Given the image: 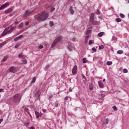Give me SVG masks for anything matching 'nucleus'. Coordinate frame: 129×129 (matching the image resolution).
<instances>
[{"mask_svg":"<svg viewBox=\"0 0 129 129\" xmlns=\"http://www.w3.org/2000/svg\"><path fill=\"white\" fill-rule=\"evenodd\" d=\"M30 129H35V127H34V126H32Z\"/></svg>","mask_w":129,"mask_h":129,"instance_id":"52","label":"nucleus"},{"mask_svg":"<svg viewBox=\"0 0 129 129\" xmlns=\"http://www.w3.org/2000/svg\"><path fill=\"white\" fill-rule=\"evenodd\" d=\"M36 82V77H34L33 78V80H32V83H34V82Z\"/></svg>","mask_w":129,"mask_h":129,"instance_id":"30","label":"nucleus"},{"mask_svg":"<svg viewBox=\"0 0 129 129\" xmlns=\"http://www.w3.org/2000/svg\"><path fill=\"white\" fill-rule=\"evenodd\" d=\"M49 25L50 27H53V26H54V23H53V21H50L49 22Z\"/></svg>","mask_w":129,"mask_h":129,"instance_id":"24","label":"nucleus"},{"mask_svg":"<svg viewBox=\"0 0 129 129\" xmlns=\"http://www.w3.org/2000/svg\"><path fill=\"white\" fill-rule=\"evenodd\" d=\"M92 50L93 51V52H96V48H95V47H93Z\"/></svg>","mask_w":129,"mask_h":129,"instance_id":"38","label":"nucleus"},{"mask_svg":"<svg viewBox=\"0 0 129 129\" xmlns=\"http://www.w3.org/2000/svg\"><path fill=\"white\" fill-rule=\"evenodd\" d=\"M108 122H109V120L108 119L106 118L105 119L104 121H103V123L105 125H106V124H108Z\"/></svg>","mask_w":129,"mask_h":129,"instance_id":"14","label":"nucleus"},{"mask_svg":"<svg viewBox=\"0 0 129 129\" xmlns=\"http://www.w3.org/2000/svg\"><path fill=\"white\" fill-rule=\"evenodd\" d=\"M92 43H93L92 40H90V41H89V43L90 44V45H91V44H92Z\"/></svg>","mask_w":129,"mask_h":129,"instance_id":"44","label":"nucleus"},{"mask_svg":"<svg viewBox=\"0 0 129 129\" xmlns=\"http://www.w3.org/2000/svg\"><path fill=\"white\" fill-rule=\"evenodd\" d=\"M117 54H122L123 53V51L122 50H118L117 51Z\"/></svg>","mask_w":129,"mask_h":129,"instance_id":"23","label":"nucleus"},{"mask_svg":"<svg viewBox=\"0 0 129 129\" xmlns=\"http://www.w3.org/2000/svg\"><path fill=\"white\" fill-rule=\"evenodd\" d=\"M123 73H127V69H124L123 70Z\"/></svg>","mask_w":129,"mask_h":129,"instance_id":"31","label":"nucleus"},{"mask_svg":"<svg viewBox=\"0 0 129 129\" xmlns=\"http://www.w3.org/2000/svg\"><path fill=\"white\" fill-rule=\"evenodd\" d=\"M94 13H92L91 14V16L90 18V22L92 23V24H93L94 22V17H95Z\"/></svg>","mask_w":129,"mask_h":129,"instance_id":"7","label":"nucleus"},{"mask_svg":"<svg viewBox=\"0 0 129 129\" xmlns=\"http://www.w3.org/2000/svg\"><path fill=\"white\" fill-rule=\"evenodd\" d=\"M61 39L62 37L61 36H58L53 41L52 44H51V48H54V46L57 45V43H59L60 41H61Z\"/></svg>","mask_w":129,"mask_h":129,"instance_id":"4","label":"nucleus"},{"mask_svg":"<svg viewBox=\"0 0 129 129\" xmlns=\"http://www.w3.org/2000/svg\"><path fill=\"white\" fill-rule=\"evenodd\" d=\"M98 85L100 88H103V84H102V82L101 81H99L98 82Z\"/></svg>","mask_w":129,"mask_h":129,"instance_id":"13","label":"nucleus"},{"mask_svg":"<svg viewBox=\"0 0 129 129\" xmlns=\"http://www.w3.org/2000/svg\"><path fill=\"white\" fill-rule=\"evenodd\" d=\"M22 27H24V24H23V23H21L19 25V28H22Z\"/></svg>","mask_w":129,"mask_h":129,"instance_id":"35","label":"nucleus"},{"mask_svg":"<svg viewBox=\"0 0 129 129\" xmlns=\"http://www.w3.org/2000/svg\"><path fill=\"white\" fill-rule=\"evenodd\" d=\"M24 110H25V111H27L28 110V108H25L24 109Z\"/></svg>","mask_w":129,"mask_h":129,"instance_id":"51","label":"nucleus"},{"mask_svg":"<svg viewBox=\"0 0 129 129\" xmlns=\"http://www.w3.org/2000/svg\"><path fill=\"white\" fill-rule=\"evenodd\" d=\"M14 24L15 25H18V24H19V22L16 21L14 22Z\"/></svg>","mask_w":129,"mask_h":129,"instance_id":"45","label":"nucleus"},{"mask_svg":"<svg viewBox=\"0 0 129 129\" xmlns=\"http://www.w3.org/2000/svg\"><path fill=\"white\" fill-rule=\"evenodd\" d=\"M8 59H9V56L8 55H6L4 57L3 61L4 62H6V60H8Z\"/></svg>","mask_w":129,"mask_h":129,"instance_id":"17","label":"nucleus"},{"mask_svg":"<svg viewBox=\"0 0 129 129\" xmlns=\"http://www.w3.org/2000/svg\"><path fill=\"white\" fill-rule=\"evenodd\" d=\"M70 12L72 15L74 14V10H73V7L72 6H71L70 8Z\"/></svg>","mask_w":129,"mask_h":129,"instance_id":"15","label":"nucleus"},{"mask_svg":"<svg viewBox=\"0 0 129 129\" xmlns=\"http://www.w3.org/2000/svg\"><path fill=\"white\" fill-rule=\"evenodd\" d=\"M19 58H23L24 57V55H23V54L22 53H20L19 55Z\"/></svg>","mask_w":129,"mask_h":129,"instance_id":"36","label":"nucleus"},{"mask_svg":"<svg viewBox=\"0 0 129 129\" xmlns=\"http://www.w3.org/2000/svg\"><path fill=\"white\" fill-rule=\"evenodd\" d=\"M49 14L48 12L45 11L42 12L41 13L35 16V19L38 21V22H44L48 19Z\"/></svg>","mask_w":129,"mask_h":129,"instance_id":"1","label":"nucleus"},{"mask_svg":"<svg viewBox=\"0 0 129 129\" xmlns=\"http://www.w3.org/2000/svg\"><path fill=\"white\" fill-rule=\"evenodd\" d=\"M21 46V43H18L15 46V49H17V48H19Z\"/></svg>","mask_w":129,"mask_h":129,"instance_id":"20","label":"nucleus"},{"mask_svg":"<svg viewBox=\"0 0 129 129\" xmlns=\"http://www.w3.org/2000/svg\"><path fill=\"white\" fill-rule=\"evenodd\" d=\"M1 96L0 95V97H1Z\"/></svg>","mask_w":129,"mask_h":129,"instance_id":"58","label":"nucleus"},{"mask_svg":"<svg viewBox=\"0 0 129 129\" xmlns=\"http://www.w3.org/2000/svg\"><path fill=\"white\" fill-rule=\"evenodd\" d=\"M13 12V9L12 8H9L6 10L5 11V14H10Z\"/></svg>","mask_w":129,"mask_h":129,"instance_id":"10","label":"nucleus"},{"mask_svg":"<svg viewBox=\"0 0 129 129\" xmlns=\"http://www.w3.org/2000/svg\"><path fill=\"white\" fill-rule=\"evenodd\" d=\"M35 115L37 118H39V117H41V116H42V114H40V113H39V112L37 111H35Z\"/></svg>","mask_w":129,"mask_h":129,"instance_id":"11","label":"nucleus"},{"mask_svg":"<svg viewBox=\"0 0 129 129\" xmlns=\"http://www.w3.org/2000/svg\"><path fill=\"white\" fill-rule=\"evenodd\" d=\"M25 25L26 26H29V22H28V21L26 22H25Z\"/></svg>","mask_w":129,"mask_h":129,"instance_id":"42","label":"nucleus"},{"mask_svg":"<svg viewBox=\"0 0 129 129\" xmlns=\"http://www.w3.org/2000/svg\"><path fill=\"white\" fill-rule=\"evenodd\" d=\"M25 125H26V126H28L30 125V122H25Z\"/></svg>","mask_w":129,"mask_h":129,"instance_id":"34","label":"nucleus"},{"mask_svg":"<svg viewBox=\"0 0 129 129\" xmlns=\"http://www.w3.org/2000/svg\"><path fill=\"white\" fill-rule=\"evenodd\" d=\"M113 109L115 111H116V110H117V108H116V106H113Z\"/></svg>","mask_w":129,"mask_h":129,"instance_id":"32","label":"nucleus"},{"mask_svg":"<svg viewBox=\"0 0 129 129\" xmlns=\"http://www.w3.org/2000/svg\"><path fill=\"white\" fill-rule=\"evenodd\" d=\"M103 34L104 33L103 32H100L98 34V37H102V36H103Z\"/></svg>","mask_w":129,"mask_h":129,"instance_id":"19","label":"nucleus"},{"mask_svg":"<svg viewBox=\"0 0 129 129\" xmlns=\"http://www.w3.org/2000/svg\"><path fill=\"white\" fill-rule=\"evenodd\" d=\"M89 88L91 90H93V88L92 87H90Z\"/></svg>","mask_w":129,"mask_h":129,"instance_id":"48","label":"nucleus"},{"mask_svg":"<svg viewBox=\"0 0 129 129\" xmlns=\"http://www.w3.org/2000/svg\"><path fill=\"white\" fill-rule=\"evenodd\" d=\"M3 120H4V119H3V118L0 119V124H1V123H2V122L3 121Z\"/></svg>","mask_w":129,"mask_h":129,"instance_id":"47","label":"nucleus"},{"mask_svg":"<svg viewBox=\"0 0 129 129\" xmlns=\"http://www.w3.org/2000/svg\"><path fill=\"white\" fill-rule=\"evenodd\" d=\"M99 50H101V49H103V45L99 46Z\"/></svg>","mask_w":129,"mask_h":129,"instance_id":"40","label":"nucleus"},{"mask_svg":"<svg viewBox=\"0 0 129 129\" xmlns=\"http://www.w3.org/2000/svg\"><path fill=\"white\" fill-rule=\"evenodd\" d=\"M105 81V79H103V82H104Z\"/></svg>","mask_w":129,"mask_h":129,"instance_id":"53","label":"nucleus"},{"mask_svg":"<svg viewBox=\"0 0 129 129\" xmlns=\"http://www.w3.org/2000/svg\"><path fill=\"white\" fill-rule=\"evenodd\" d=\"M31 11H29V10H27L24 13V14L23 15V17L26 18V17H29V16H30V15H31Z\"/></svg>","mask_w":129,"mask_h":129,"instance_id":"6","label":"nucleus"},{"mask_svg":"<svg viewBox=\"0 0 129 129\" xmlns=\"http://www.w3.org/2000/svg\"><path fill=\"white\" fill-rule=\"evenodd\" d=\"M4 45H6V42H4L0 44V49L3 47V46H4Z\"/></svg>","mask_w":129,"mask_h":129,"instance_id":"22","label":"nucleus"},{"mask_svg":"<svg viewBox=\"0 0 129 129\" xmlns=\"http://www.w3.org/2000/svg\"><path fill=\"white\" fill-rule=\"evenodd\" d=\"M73 75H75L77 73V66L75 65L72 69Z\"/></svg>","mask_w":129,"mask_h":129,"instance_id":"8","label":"nucleus"},{"mask_svg":"<svg viewBox=\"0 0 129 129\" xmlns=\"http://www.w3.org/2000/svg\"><path fill=\"white\" fill-rule=\"evenodd\" d=\"M90 32H91V30L88 29L86 32V35H89L90 34Z\"/></svg>","mask_w":129,"mask_h":129,"instance_id":"27","label":"nucleus"},{"mask_svg":"<svg viewBox=\"0 0 129 129\" xmlns=\"http://www.w3.org/2000/svg\"><path fill=\"white\" fill-rule=\"evenodd\" d=\"M23 37H24V36L23 35H20L19 36H18L17 37H16L14 39V41H15L16 42H17V41H18V40H20V39H22V38H23Z\"/></svg>","mask_w":129,"mask_h":129,"instance_id":"12","label":"nucleus"},{"mask_svg":"<svg viewBox=\"0 0 129 129\" xmlns=\"http://www.w3.org/2000/svg\"><path fill=\"white\" fill-rule=\"evenodd\" d=\"M3 91H4V89H0V92H3Z\"/></svg>","mask_w":129,"mask_h":129,"instance_id":"50","label":"nucleus"},{"mask_svg":"<svg viewBox=\"0 0 129 129\" xmlns=\"http://www.w3.org/2000/svg\"><path fill=\"white\" fill-rule=\"evenodd\" d=\"M9 16H10V17H12V16H13V15L10 14Z\"/></svg>","mask_w":129,"mask_h":129,"instance_id":"54","label":"nucleus"},{"mask_svg":"<svg viewBox=\"0 0 129 129\" xmlns=\"http://www.w3.org/2000/svg\"><path fill=\"white\" fill-rule=\"evenodd\" d=\"M86 62H87V60L86 59V58H84L83 59V63H86Z\"/></svg>","mask_w":129,"mask_h":129,"instance_id":"28","label":"nucleus"},{"mask_svg":"<svg viewBox=\"0 0 129 129\" xmlns=\"http://www.w3.org/2000/svg\"><path fill=\"white\" fill-rule=\"evenodd\" d=\"M54 11H55V8H53L52 7L50 9V11L51 12H54Z\"/></svg>","mask_w":129,"mask_h":129,"instance_id":"39","label":"nucleus"},{"mask_svg":"<svg viewBox=\"0 0 129 129\" xmlns=\"http://www.w3.org/2000/svg\"><path fill=\"white\" fill-rule=\"evenodd\" d=\"M112 40H114V41H115V40H116V38L115 37H113L112 38Z\"/></svg>","mask_w":129,"mask_h":129,"instance_id":"46","label":"nucleus"},{"mask_svg":"<svg viewBox=\"0 0 129 129\" xmlns=\"http://www.w3.org/2000/svg\"><path fill=\"white\" fill-rule=\"evenodd\" d=\"M10 72L12 73H16L18 71V68L15 67H11L9 69Z\"/></svg>","mask_w":129,"mask_h":129,"instance_id":"5","label":"nucleus"},{"mask_svg":"<svg viewBox=\"0 0 129 129\" xmlns=\"http://www.w3.org/2000/svg\"><path fill=\"white\" fill-rule=\"evenodd\" d=\"M116 21L117 22V23H119V22H121V19L120 18H116Z\"/></svg>","mask_w":129,"mask_h":129,"instance_id":"26","label":"nucleus"},{"mask_svg":"<svg viewBox=\"0 0 129 129\" xmlns=\"http://www.w3.org/2000/svg\"><path fill=\"white\" fill-rule=\"evenodd\" d=\"M89 38V35H87V36H86L85 39V43H87V42H88Z\"/></svg>","mask_w":129,"mask_h":129,"instance_id":"18","label":"nucleus"},{"mask_svg":"<svg viewBox=\"0 0 129 129\" xmlns=\"http://www.w3.org/2000/svg\"><path fill=\"white\" fill-rule=\"evenodd\" d=\"M22 64H27V61L26 59H23L22 60Z\"/></svg>","mask_w":129,"mask_h":129,"instance_id":"21","label":"nucleus"},{"mask_svg":"<svg viewBox=\"0 0 129 129\" xmlns=\"http://www.w3.org/2000/svg\"><path fill=\"white\" fill-rule=\"evenodd\" d=\"M38 48H39V49H43V48H44V46H43V45H39V46H38Z\"/></svg>","mask_w":129,"mask_h":129,"instance_id":"37","label":"nucleus"},{"mask_svg":"<svg viewBox=\"0 0 129 129\" xmlns=\"http://www.w3.org/2000/svg\"><path fill=\"white\" fill-rule=\"evenodd\" d=\"M39 92H40V91H38V93H39Z\"/></svg>","mask_w":129,"mask_h":129,"instance_id":"56","label":"nucleus"},{"mask_svg":"<svg viewBox=\"0 0 129 129\" xmlns=\"http://www.w3.org/2000/svg\"><path fill=\"white\" fill-rule=\"evenodd\" d=\"M13 32V28L12 27L7 28L2 34V36L4 37V36H6L7 34H10V33H12Z\"/></svg>","mask_w":129,"mask_h":129,"instance_id":"2","label":"nucleus"},{"mask_svg":"<svg viewBox=\"0 0 129 129\" xmlns=\"http://www.w3.org/2000/svg\"><path fill=\"white\" fill-rule=\"evenodd\" d=\"M69 91L70 92H71L72 91V89H71V88H69Z\"/></svg>","mask_w":129,"mask_h":129,"instance_id":"49","label":"nucleus"},{"mask_svg":"<svg viewBox=\"0 0 129 129\" xmlns=\"http://www.w3.org/2000/svg\"><path fill=\"white\" fill-rule=\"evenodd\" d=\"M119 16L121 18H122V19H123L124 18V15H123V14L120 13L119 14Z\"/></svg>","mask_w":129,"mask_h":129,"instance_id":"29","label":"nucleus"},{"mask_svg":"<svg viewBox=\"0 0 129 129\" xmlns=\"http://www.w3.org/2000/svg\"><path fill=\"white\" fill-rule=\"evenodd\" d=\"M68 49L70 51H72L73 50V46H72V45H69Z\"/></svg>","mask_w":129,"mask_h":129,"instance_id":"16","label":"nucleus"},{"mask_svg":"<svg viewBox=\"0 0 129 129\" xmlns=\"http://www.w3.org/2000/svg\"><path fill=\"white\" fill-rule=\"evenodd\" d=\"M67 100H68V96H67L64 98V101H67Z\"/></svg>","mask_w":129,"mask_h":129,"instance_id":"43","label":"nucleus"},{"mask_svg":"<svg viewBox=\"0 0 129 129\" xmlns=\"http://www.w3.org/2000/svg\"><path fill=\"white\" fill-rule=\"evenodd\" d=\"M8 6H10V3H6V4L2 5L0 7V11H1V10H3V9H5V8H7V7H8Z\"/></svg>","mask_w":129,"mask_h":129,"instance_id":"9","label":"nucleus"},{"mask_svg":"<svg viewBox=\"0 0 129 129\" xmlns=\"http://www.w3.org/2000/svg\"><path fill=\"white\" fill-rule=\"evenodd\" d=\"M21 98H22V96L20 94H17L14 96L13 100L15 102H20L21 101Z\"/></svg>","mask_w":129,"mask_h":129,"instance_id":"3","label":"nucleus"},{"mask_svg":"<svg viewBox=\"0 0 129 129\" xmlns=\"http://www.w3.org/2000/svg\"><path fill=\"white\" fill-rule=\"evenodd\" d=\"M128 4H129V0L128 1Z\"/></svg>","mask_w":129,"mask_h":129,"instance_id":"57","label":"nucleus"},{"mask_svg":"<svg viewBox=\"0 0 129 129\" xmlns=\"http://www.w3.org/2000/svg\"><path fill=\"white\" fill-rule=\"evenodd\" d=\"M96 13H97V15H99V14H100V11H99V10H97Z\"/></svg>","mask_w":129,"mask_h":129,"instance_id":"41","label":"nucleus"},{"mask_svg":"<svg viewBox=\"0 0 129 129\" xmlns=\"http://www.w3.org/2000/svg\"><path fill=\"white\" fill-rule=\"evenodd\" d=\"M56 107H58V105H55Z\"/></svg>","mask_w":129,"mask_h":129,"instance_id":"55","label":"nucleus"},{"mask_svg":"<svg viewBox=\"0 0 129 129\" xmlns=\"http://www.w3.org/2000/svg\"><path fill=\"white\" fill-rule=\"evenodd\" d=\"M49 68H50V65L49 64L47 65L45 67V70H48V69H49Z\"/></svg>","mask_w":129,"mask_h":129,"instance_id":"33","label":"nucleus"},{"mask_svg":"<svg viewBox=\"0 0 129 129\" xmlns=\"http://www.w3.org/2000/svg\"><path fill=\"white\" fill-rule=\"evenodd\" d=\"M112 64V62L111 61H108L107 62V65H108V66L111 65Z\"/></svg>","mask_w":129,"mask_h":129,"instance_id":"25","label":"nucleus"}]
</instances>
